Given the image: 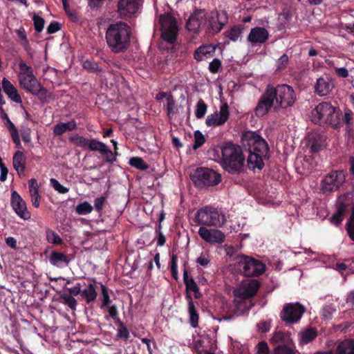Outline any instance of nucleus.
<instances>
[{
	"instance_id": "f257e3e1",
	"label": "nucleus",
	"mask_w": 354,
	"mask_h": 354,
	"mask_svg": "<svg viewBox=\"0 0 354 354\" xmlns=\"http://www.w3.org/2000/svg\"><path fill=\"white\" fill-rule=\"evenodd\" d=\"M242 149L248 151V164L252 169H262L263 159L268 158L269 147L267 142L256 131H245L241 136Z\"/></svg>"
},
{
	"instance_id": "f03ea898",
	"label": "nucleus",
	"mask_w": 354,
	"mask_h": 354,
	"mask_svg": "<svg viewBox=\"0 0 354 354\" xmlns=\"http://www.w3.org/2000/svg\"><path fill=\"white\" fill-rule=\"evenodd\" d=\"M131 29L124 22H117L109 25L106 32V41L114 53L125 52L130 46Z\"/></svg>"
},
{
	"instance_id": "7ed1b4c3",
	"label": "nucleus",
	"mask_w": 354,
	"mask_h": 354,
	"mask_svg": "<svg viewBox=\"0 0 354 354\" xmlns=\"http://www.w3.org/2000/svg\"><path fill=\"white\" fill-rule=\"evenodd\" d=\"M221 165L231 174H240L243 171L245 157L239 145L227 142L221 147Z\"/></svg>"
},
{
	"instance_id": "20e7f679",
	"label": "nucleus",
	"mask_w": 354,
	"mask_h": 354,
	"mask_svg": "<svg viewBox=\"0 0 354 354\" xmlns=\"http://www.w3.org/2000/svg\"><path fill=\"white\" fill-rule=\"evenodd\" d=\"M194 221L203 226L221 227L225 222V217L216 208L205 206L197 210Z\"/></svg>"
},
{
	"instance_id": "39448f33",
	"label": "nucleus",
	"mask_w": 354,
	"mask_h": 354,
	"mask_svg": "<svg viewBox=\"0 0 354 354\" xmlns=\"http://www.w3.org/2000/svg\"><path fill=\"white\" fill-rule=\"evenodd\" d=\"M190 178L194 185L199 189L213 187L221 182V175L214 169L207 167L197 168L191 174Z\"/></svg>"
},
{
	"instance_id": "423d86ee",
	"label": "nucleus",
	"mask_w": 354,
	"mask_h": 354,
	"mask_svg": "<svg viewBox=\"0 0 354 354\" xmlns=\"http://www.w3.org/2000/svg\"><path fill=\"white\" fill-rule=\"evenodd\" d=\"M234 261L238 269L248 277H258L266 270V266L261 261L251 257L240 254L235 257Z\"/></svg>"
},
{
	"instance_id": "0eeeda50",
	"label": "nucleus",
	"mask_w": 354,
	"mask_h": 354,
	"mask_svg": "<svg viewBox=\"0 0 354 354\" xmlns=\"http://www.w3.org/2000/svg\"><path fill=\"white\" fill-rule=\"evenodd\" d=\"M18 77L20 86L36 95L41 102H46L51 97L50 93L41 86L34 75H25L24 73H19Z\"/></svg>"
},
{
	"instance_id": "6e6552de",
	"label": "nucleus",
	"mask_w": 354,
	"mask_h": 354,
	"mask_svg": "<svg viewBox=\"0 0 354 354\" xmlns=\"http://www.w3.org/2000/svg\"><path fill=\"white\" fill-rule=\"evenodd\" d=\"M183 281L185 285L186 290L185 299L188 303L189 322L192 327L196 328L198 326L199 315L196 311L190 292L196 290V289L198 288V286L193 277H189L188 272L186 269L183 271Z\"/></svg>"
},
{
	"instance_id": "1a4fd4ad",
	"label": "nucleus",
	"mask_w": 354,
	"mask_h": 354,
	"mask_svg": "<svg viewBox=\"0 0 354 354\" xmlns=\"http://www.w3.org/2000/svg\"><path fill=\"white\" fill-rule=\"evenodd\" d=\"M159 24L163 40L171 44L174 43L176 40L178 32L176 19L171 14L165 13L160 15Z\"/></svg>"
},
{
	"instance_id": "9d476101",
	"label": "nucleus",
	"mask_w": 354,
	"mask_h": 354,
	"mask_svg": "<svg viewBox=\"0 0 354 354\" xmlns=\"http://www.w3.org/2000/svg\"><path fill=\"white\" fill-rule=\"evenodd\" d=\"M345 176L342 171H333L326 175L321 182V189L323 194H328L338 190L343 185Z\"/></svg>"
},
{
	"instance_id": "9b49d317",
	"label": "nucleus",
	"mask_w": 354,
	"mask_h": 354,
	"mask_svg": "<svg viewBox=\"0 0 354 354\" xmlns=\"http://www.w3.org/2000/svg\"><path fill=\"white\" fill-rule=\"evenodd\" d=\"M305 311V308L299 303L286 304L280 313V318L286 324H295L301 319Z\"/></svg>"
},
{
	"instance_id": "f8f14e48",
	"label": "nucleus",
	"mask_w": 354,
	"mask_h": 354,
	"mask_svg": "<svg viewBox=\"0 0 354 354\" xmlns=\"http://www.w3.org/2000/svg\"><path fill=\"white\" fill-rule=\"evenodd\" d=\"M277 108L287 109L293 105L296 100L293 88L288 85H278L275 88Z\"/></svg>"
},
{
	"instance_id": "ddd939ff",
	"label": "nucleus",
	"mask_w": 354,
	"mask_h": 354,
	"mask_svg": "<svg viewBox=\"0 0 354 354\" xmlns=\"http://www.w3.org/2000/svg\"><path fill=\"white\" fill-rule=\"evenodd\" d=\"M277 97L275 88L272 85L268 84L260 97L255 111L259 109L269 111L272 107L277 109Z\"/></svg>"
},
{
	"instance_id": "4468645a",
	"label": "nucleus",
	"mask_w": 354,
	"mask_h": 354,
	"mask_svg": "<svg viewBox=\"0 0 354 354\" xmlns=\"http://www.w3.org/2000/svg\"><path fill=\"white\" fill-rule=\"evenodd\" d=\"M198 234L203 240L210 244H221L225 241V234L217 229H208L201 226Z\"/></svg>"
},
{
	"instance_id": "2eb2a0df",
	"label": "nucleus",
	"mask_w": 354,
	"mask_h": 354,
	"mask_svg": "<svg viewBox=\"0 0 354 354\" xmlns=\"http://www.w3.org/2000/svg\"><path fill=\"white\" fill-rule=\"evenodd\" d=\"M141 3V0H119L118 12L121 18L127 19L135 14Z\"/></svg>"
},
{
	"instance_id": "dca6fc26",
	"label": "nucleus",
	"mask_w": 354,
	"mask_h": 354,
	"mask_svg": "<svg viewBox=\"0 0 354 354\" xmlns=\"http://www.w3.org/2000/svg\"><path fill=\"white\" fill-rule=\"evenodd\" d=\"M11 205L20 218L24 220H28L30 218V213L27 210L26 202L16 191L12 192Z\"/></svg>"
},
{
	"instance_id": "f3484780",
	"label": "nucleus",
	"mask_w": 354,
	"mask_h": 354,
	"mask_svg": "<svg viewBox=\"0 0 354 354\" xmlns=\"http://www.w3.org/2000/svg\"><path fill=\"white\" fill-rule=\"evenodd\" d=\"M308 142L312 152H319L326 147V137L324 134L313 131L308 136Z\"/></svg>"
},
{
	"instance_id": "a211bd4d",
	"label": "nucleus",
	"mask_w": 354,
	"mask_h": 354,
	"mask_svg": "<svg viewBox=\"0 0 354 354\" xmlns=\"http://www.w3.org/2000/svg\"><path fill=\"white\" fill-rule=\"evenodd\" d=\"M268 32L265 28H252L248 35V40L252 43H264L268 38Z\"/></svg>"
},
{
	"instance_id": "6ab92c4d",
	"label": "nucleus",
	"mask_w": 354,
	"mask_h": 354,
	"mask_svg": "<svg viewBox=\"0 0 354 354\" xmlns=\"http://www.w3.org/2000/svg\"><path fill=\"white\" fill-rule=\"evenodd\" d=\"M259 288V282L257 279H251L243 285V288L241 292L243 299H250L254 297Z\"/></svg>"
},
{
	"instance_id": "aec40b11",
	"label": "nucleus",
	"mask_w": 354,
	"mask_h": 354,
	"mask_svg": "<svg viewBox=\"0 0 354 354\" xmlns=\"http://www.w3.org/2000/svg\"><path fill=\"white\" fill-rule=\"evenodd\" d=\"M353 198L351 193H346L338 197L336 202L337 210L340 211L344 215L350 209L353 205Z\"/></svg>"
},
{
	"instance_id": "412c9836",
	"label": "nucleus",
	"mask_w": 354,
	"mask_h": 354,
	"mask_svg": "<svg viewBox=\"0 0 354 354\" xmlns=\"http://www.w3.org/2000/svg\"><path fill=\"white\" fill-rule=\"evenodd\" d=\"M229 118V112H214L207 116L206 124L208 127L223 124Z\"/></svg>"
},
{
	"instance_id": "4be33fe9",
	"label": "nucleus",
	"mask_w": 354,
	"mask_h": 354,
	"mask_svg": "<svg viewBox=\"0 0 354 354\" xmlns=\"http://www.w3.org/2000/svg\"><path fill=\"white\" fill-rule=\"evenodd\" d=\"M214 53V46L212 45L201 46L195 50L194 57L198 62H201L212 57Z\"/></svg>"
},
{
	"instance_id": "5701e85b",
	"label": "nucleus",
	"mask_w": 354,
	"mask_h": 354,
	"mask_svg": "<svg viewBox=\"0 0 354 354\" xmlns=\"http://www.w3.org/2000/svg\"><path fill=\"white\" fill-rule=\"evenodd\" d=\"M333 86V83L330 79L320 77L317 81L315 90L319 95L324 96L328 95L332 91Z\"/></svg>"
},
{
	"instance_id": "b1692460",
	"label": "nucleus",
	"mask_w": 354,
	"mask_h": 354,
	"mask_svg": "<svg viewBox=\"0 0 354 354\" xmlns=\"http://www.w3.org/2000/svg\"><path fill=\"white\" fill-rule=\"evenodd\" d=\"M227 21V17L225 11L217 12L216 18L212 17L209 19L211 28L216 32H219Z\"/></svg>"
},
{
	"instance_id": "393cba45",
	"label": "nucleus",
	"mask_w": 354,
	"mask_h": 354,
	"mask_svg": "<svg viewBox=\"0 0 354 354\" xmlns=\"http://www.w3.org/2000/svg\"><path fill=\"white\" fill-rule=\"evenodd\" d=\"M12 163L15 169L19 174L24 173L26 169V158L24 153L17 151L13 156Z\"/></svg>"
},
{
	"instance_id": "a878e982",
	"label": "nucleus",
	"mask_w": 354,
	"mask_h": 354,
	"mask_svg": "<svg viewBox=\"0 0 354 354\" xmlns=\"http://www.w3.org/2000/svg\"><path fill=\"white\" fill-rule=\"evenodd\" d=\"M201 14H202V12L200 11L189 17L186 24V28L188 30L192 31L193 32H196L199 30L201 24L203 21V17L198 16Z\"/></svg>"
},
{
	"instance_id": "bb28decb",
	"label": "nucleus",
	"mask_w": 354,
	"mask_h": 354,
	"mask_svg": "<svg viewBox=\"0 0 354 354\" xmlns=\"http://www.w3.org/2000/svg\"><path fill=\"white\" fill-rule=\"evenodd\" d=\"M75 121L71 120L68 122H60L54 127L53 133L56 136H61L66 131H71L76 129Z\"/></svg>"
},
{
	"instance_id": "cd10ccee",
	"label": "nucleus",
	"mask_w": 354,
	"mask_h": 354,
	"mask_svg": "<svg viewBox=\"0 0 354 354\" xmlns=\"http://www.w3.org/2000/svg\"><path fill=\"white\" fill-rule=\"evenodd\" d=\"M50 263L55 266L59 267L62 263L66 266L69 263V259L64 254L53 250L49 257Z\"/></svg>"
},
{
	"instance_id": "c85d7f7f",
	"label": "nucleus",
	"mask_w": 354,
	"mask_h": 354,
	"mask_svg": "<svg viewBox=\"0 0 354 354\" xmlns=\"http://www.w3.org/2000/svg\"><path fill=\"white\" fill-rule=\"evenodd\" d=\"M337 354H354V339H345L336 348Z\"/></svg>"
},
{
	"instance_id": "c756f323",
	"label": "nucleus",
	"mask_w": 354,
	"mask_h": 354,
	"mask_svg": "<svg viewBox=\"0 0 354 354\" xmlns=\"http://www.w3.org/2000/svg\"><path fill=\"white\" fill-rule=\"evenodd\" d=\"M97 296V293L95 288L94 285L90 283L82 291L81 297L85 299L86 303L88 304L94 301Z\"/></svg>"
},
{
	"instance_id": "7c9ffc66",
	"label": "nucleus",
	"mask_w": 354,
	"mask_h": 354,
	"mask_svg": "<svg viewBox=\"0 0 354 354\" xmlns=\"http://www.w3.org/2000/svg\"><path fill=\"white\" fill-rule=\"evenodd\" d=\"M342 118V112H329L326 115V124L325 125H330L335 128H337L341 122Z\"/></svg>"
},
{
	"instance_id": "2f4dec72",
	"label": "nucleus",
	"mask_w": 354,
	"mask_h": 354,
	"mask_svg": "<svg viewBox=\"0 0 354 354\" xmlns=\"http://www.w3.org/2000/svg\"><path fill=\"white\" fill-rule=\"evenodd\" d=\"M156 100L160 101L163 98L167 101V111H172L175 108V101L170 92H160L156 95Z\"/></svg>"
},
{
	"instance_id": "473e14b6",
	"label": "nucleus",
	"mask_w": 354,
	"mask_h": 354,
	"mask_svg": "<svg viewBox=\"0 0 354 354\" xmlns=\"http://www.w3.org/2000/svg\"><path fill=\"white\" fill-rule=\"evenodd\" d=\"M156 100L160 101L163 98L167 101V111H172L175 108V101L170 92H160L156 95Z\"/></svg>"
},
{
	"instance_id": "72a5a7b5",
	"label": "nucleus",
	"mask_w": 354,
	"mask_h": 354,
	"mask_svg": "<svg viewBox=\"0 0 354 354\" xmlns=\"http://www.w3.org/2000/svg\"><path fill=\"white\" fill-rule=\"evenodd\" d=\"M317 336L316 330L313 328H309L301 334L300 343L302 344H307L313 341Z\"/></svg>"
},
{
	"instance_id": "f704fd0d",
	"label": "nucleus",
	"mask_w": 354,
	"mask_h": 354,
	"mask_svg": "<svg viewBox=\"0 0 354 354\" xmlns=\"http://www.w3.org/2000/svg\"><path fill=\"white\" fill-rule=\"evenodd\" d=\"M129 164L138 169L145 171L147 170L149 166L147 164L142 158L133 157L130 158Z\"/></svg>"
},
{
	"instance_id": "c9c22d12",
	"label": "nucleus",
	"mask_w": 354,
	"mask_h": 354,
	"mask_svg": "<svg viewBox=\"0 0 354 354\" xmlns=\"http://www.w3.org/2000/svg\"><path fill=\"white\" fill-rule=\"evenodd\" d=\"M62 302L68 306L71 310H76L77 301L74 297L68 295L67 293H63L59 297Z\"/></svg>"
},
{
	"instance_id": "e433bc0d",
	"label": "nucleus",
	"mask_w": 354,
	"mask_h": 354,
	"mask_svg": "<svg viewBox=\"0 0 354 354\" xmlns=\"http://www.w3.org/2000/svg\"><path fill=\"white\" fill-rule=\"evenodd\" d=\"M308 118L315 124L324 126L326 124V115H324L323 112H310Z\"/></svg>"
},
{
	"instance_id": "4c0bfd02",
	"label": "nucleus",
	"mask_w": 354,
	"mask_h": 354,
	"mask_svg": "<svg viewBox=\"0 0 354 354\" xmlns=\"http://www.w3.org/2000/svg\"><path fill=\"white\" fill-rule=\"evenodd\" d=\"M106 145L102 142L97 141L95 139L89 140L88 147L90 150L99 151L100 153L105 152Z\"/></svg>"
},
{
	"instance_id": "58836bf2",
	"label": "nucleus",
	"mask_w": 354,
	"mask_h": 354,
	"mask_svg": "<svg viewBox=\"0 0 354 354\" xmlns=\"http://www.w3.org/2000/svg\"><path fill=\"white\" fill-rule=\"evenodd\" d=\"M46 239L48 243H53L55 245H61L62 243V239L55 231L47 229L46 231Z\"/></svg>"
},
{
	"instance_id": "ea45409f",
	"label": "nucleus",
	"mask_w": 354,
	"mask_h": 354,
	"mask_svg": "<svg viewBox=\"0 0 354 354\" xmlns=\"http://www.w3.org/2000/svg\"><path fill=\"white\" fill-rule=\"evenodd\" d=\"M93 209V206L87 201L80 203L75 208L76 212L80 215H86L90 214Z\"/></svg>"
},
{
	"instance_id": "a19ab883",
	"label": "nucleus",
	"mask_w": 354,
	"mask_h": 354,
	"mask_svg": "<svg viewBox=\"0 0 354 354\" xmlns=\"http://www.w3.org/2000/svg\"><path fill=\"white\" fill-rule=\"evenodd\" d=\"M70 142H73L76 146L86 148L88 147V143L89 142V139H87L83 136H80L79 135H75L69 138Z\"/></svg>"
},
{
	"instance_id": "79ce46f5",
	"label": "nucleus",
	"mask_w": 354,
	"mask_h": 354,
	"mask_svg": "<svg viewBox=\"0 0 354 354\" xmlns=\"http://www.w3.org/2000/svg\"><path fill=\"white\" fill-rule=\"evenodd\" d=\"M243 28L240 25L233 26L229 31L225 32L226 37L231 40L235 41L240 37Z\"/></svg>"
},
{
	"instance_id": "37998d69",
	"label": "nucleus",
	"mask_w": 354,
	"mask_h": 354,
	"mask_svg": "<svg viewBox=\"0 0 354 354\" xmlns=\"http://www.w3.org/2000/svg\"><path fill=\"white\" fill-rule=\"evenodd\" d=\"M288 339L289 335L288 333L281 331H277L274 333L271 339V342L272 344L286 343L288 342Z\"/></svg>"
},
{
	"instance_id": "c03bdc74",
	"label": "nucleus",
	"mask_w": 354,
	"mask_h": 354,
	"mask_svg": "<svg viewBox=\"0 0 354 354\" xmlns=\"http://www.w3.org/2000/svg\"><path fill=\"white\" fill-rule=\"evenodd\" d=\"M29 192L31 196V198H41L39 194V185L37 184V181L35 178H31L29 182Z\"/></svg>"
},
{
	"instance_id": "a18cd8bd",
	"label": "nucleus",
	"mask_w": 354,
	"mask_h": 354,
	"mask_svg": "<svg viewBox=\"0 0 354 354\" xmlns=\"http://www.w3.org/2000/svg\"><path fill=\"white\" fill-rule=\"evenodd\" d=\"M194 143L193 145V149L194 150H196L197 149L201 147L203 145L205 142V138L199 130L194 131Z\"/></svg>"
},
{
	"instance_id": "49530a36",
	"label": "nucleus",
	"mask_w": 354,
	"mask_h": 354,
	"mask_svg": "<svg viewBox=\"0 0 354 354\" xmlns=\"http://www.w3.org/2000/svg\"><path fill=\"white\" fill-rule=\"evenodd\" d=\"M99 284L100 285L102 295L103 297L102 304L100 307L101 308H103L104 307H108L111 304V301L110 299V297L109 295V289L106 288V286H104L102 283H99Z\"/></svg>"
},
{
	"instance_id": "de8ad7c7",
	"label": "nucleus",
	"mask_w": 354,
	"mask_h": 354,
	"mask_svg": "<svg viewBox=\"0 0 354 354\" xmlns=\"http://www.w3.org/2000/svg\"><path fill=\"white\" fill-rule=\"evenodd\" d=\"M117 324L118 325L117 337L122 338L124 340L128 339L129 337V332L124 324L120 320H118V323Z\"/></svg>"
},
{
	"instance_id": "09e8293b",
	"label": "nucleus",
	"mask_w": 354,
	"mask_h": 354,
	"mask_svg": "<svg viewBox=\"0 0 354 354\" xmlns=\"http://www.w3.org/2000/svg\"><path fill=\"white\" fill-rule=\"evenodd\" d=\"M50 185L54 188V189L59 194H66L69 191L68 188L61 185L59 182L55 178H50Z\"/></svg>"
},
{
	"instance_id": "8fccbe9b",
	"label": "nucleus",
	"mask_w": 354,
	"mask_h": 354,
	"mask_svg": "<svg viewBox=\"0 0 354 354\" xmlns=\"http://www.w3.org/2000/svg\"><path fill=\"white\" fill-rule=\"evenodd\" d=\"M171 273L172 277L177 280L178 279V265H177V255L176 254H172L171 258Z\"/></svg>"
},
{
	"instance_id": "3c124183",
	"label": "nucleus",
	"mask_w": 354,
	"mask_h": 354,
	"mask_svg": "<svg viewBox=\"0 0 354 354\" xmlns=\"http://www.w3.org/2000/svg\"><path fill=\"white\" fill-rule=\"evenodd\" d=\"M274 354H295V352L292 348L285 344H281L275 348Z\"/></svg>"
},
{
	"instance_id": "603ef678",
	"label": "nucleus",
	"mask_w": 354,
	"mask_h": 354,
	"mask_svg": "<svg viewBox=\"0 0 354 354\" xmlns=\"http://www.w3.org/2000/svg\"><path fill=\"white\" fill-rule=\"evenodd\" d=\"M2 88L7 95L8 94H11L15 90H17L14 85L6 77H4L2 80Z\"/></svg>"
},
{
	"instance_id": "864d4df0",
	"label": "nucleus",
	"mask_w": 354,
	"mask_h": 354,
	"mask_svg": "<svg viewBox=\"0 0 354 354\" xmlns=\"http://www.w3.org/2000/svg\"><path fill=\"white\" fill-rule=\"evenodd\" d=\"M33 21L35 30L37 32H40L44 28L45 22L44 19L42 17L35 15L33 17Z\"/></svg>"
},
{
	"instance_id": "5fc2aeb1",
	"label": "nucleus",
	"mask_w": 354,
	"mask_h": 354,
	"mask_svg": "<svg viewBox=\"0 0 354 354\" xmlns=\"http://www.w3.org/2000/svg\"><path fill=\"white\" fill-rule=\"evenodd\" d=\"M106 201V198L105 196L97 197L94 200V208L98 213L102 212Z\"/></svg>"
},
{
	"instance_id": "6e6d98bb",
	"label": "nucleus",
	"mask_w": 354,
	"mask_h": 354,
	"mask_svg": "<svg viewBox=\"0 0 354 354\" xmlns=\"http://www.w3.org/2000/svg\"><path fill=\"white\" fill-rule=\"evenodd\" d=\"M344 214L340 211L336 210L335 213L330 217V220L331 223L338 226L343 221Z\"/></svg>"
},
{
	"instance_id": "4d7b16f0",
	"label": "nucleus",
	"mask_w": 354,
	"mask_h": 354,
	"mask_svg": "<svg viewBox=\"0 0 354 354\" xmlns=\"http://www.w3.org/2000/svg\"><path fill=\"white\" fill-rule=\"evenodd\" d=\"M345 227L350 239L354 242V220H347Z\"/></svg>"
},
{
	"instance_id": "13d9d810",
	"label": "nucleus",
	"mask_w": 354,
	"mask_h": 354,
	"mask_svg": "<svg viewBox=\"0 0 354 354\" xmlns=\"http://www.w3.org/2000/svg\"><path fill=\"white\" fill-rule=\"evenodd\" d=\"M19 67L21 70L19 73H24L25 75H34L32 68L30 66H27V64L24 61L20 62L19 64Z\"/></svg>"
},
{
	"instance_id": "bf43d9fd",
	"label": "nucleus",
	"mask_w": 354,
	"mask_h": 354,
	"mask_svg": "<svg viewBox=\"0 0 354 354\" xmlns=\"http://www.w3.org/2000/svg\"><path fill=\"white\" fill-rule=\"evenodd\" d=\"M221 66V62L218 59H214L209 65V70L212 73H216L218 71Z\"/></svg>"
},
{
	"instance_id": "052dcab7",
	"label": "nucleus",
	"mask_w": 354,
	"mask_h": 354,
	"mask_svg": "<svg viewBox=\"0 0 354 354\" xmlns=\"http://www.w3.org/2000/svg\"><path fill=\"white\" fill-rule=\"evenodd\" d=\"M82 286L80 283H77L73 288H67L68 295L73 297L77 296L82 294Z\"/></svg>"
},
{
	"instance_id": "680f3d73",
	"label": "nucleus",
	"mask_w": 354,
	"mask_h": 354,
	"mask_svg": "<svg viewBox=\"0 0 354 354\" xmlns=\"http://www.w3.org/2000/svg\"><path fill=\"white\" fill-rule=\"evenodd\" d=\"M108 311H109V315L110 317H111L113 320L116 322V323H118V311L117 306L115 305L109 306L108 307Z\"/></svg>"
},
{
	"instance_id": "e2e57ef3",
	"label": "nucleus",
	"mask_w": 354,
	"mask_h": 354,
	"mask_svg": "<svg viewBox=\"0 0 354 354\" xmlns=\"http://www.w3.org/2000/svg\"><path fill=\"white\" fill-rule=\"evenodd\" d=\"M102 154L104 156L105 161L107 162L113 163L116 160L112 151L107 146H106L105 152H102Z\"/></svg>"
},
{
	"instance_id": "0e129e2a",
	"label": "nucleus",
	"mask_w": 354,
	"mask_h": 354,
	"mask_svg": "<svg viewBox=\"0 0 354 354\" xmlns=\"http://www.w3.org/2000/svg\"><path fill=\"white\" fill-rule=\"evenodd\" d=\"M83 66L85 69L91 71H99L97 64L90 60H86L83 64Z\"/></svg>"
},
{
	"instance_id": "69168bd1",
	"label": "nucleus",
	"mask_w": 354,
	"mask_h": 354,
	"mask_svg": "<svg viewBox=\"0 0 354 354\" xmlns=\"http://www.w3.org/2000/svg\"><path fill=\"white\" fill-rule=\"evenodd\" d=\"M16 32L20 39V42L24 45H27L28 44V41L27 39L24 28H20L16 31Z\"/></svg>"
},
{
	"instance_id": "338daca9",
	"label": "nucleus",
	"mask_w": 354,
	"mask_h": 354,
	"mask_svg": "<svg viewBox=\"0 0 354 354\" xmlns=\"http://www.w3.org/2000/svg\"><path fill=\"white\" fill-rule=\"evenodd\" d=\"M209 259L207 255L201 254L196 259V263L203 267H206L209 263Z\"/></svg>"
},
{
	"instance_id": "774afa93",
	"label": "nucleus",
	"mask_w": 354,
	"mask_h": 354,
	"mask_svg": "<svg viewBox=\"0 0 354 354\" xmlns=\"http://www.w3.org/2000/svg\"><path fill=\"white\" fill-rule=\"evenodd\" d=\"M258 349V353L259 354H268L269 353V348L268 344L265 342H259L257 346Z\"/></svg>"
}]
</instances>
